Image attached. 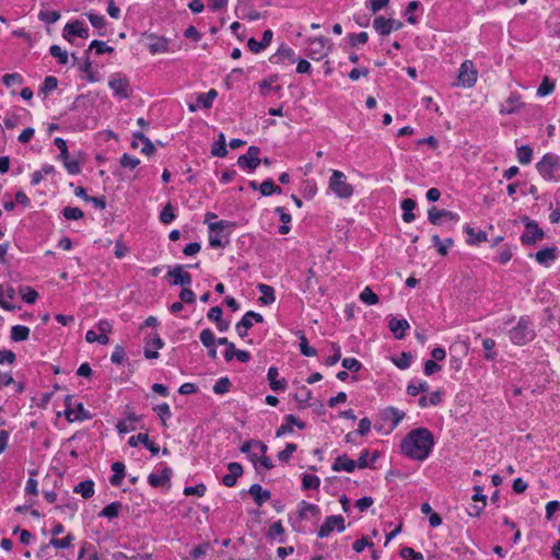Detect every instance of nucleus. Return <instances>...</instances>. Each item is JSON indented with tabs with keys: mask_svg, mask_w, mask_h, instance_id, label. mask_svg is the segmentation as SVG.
I'll list each match as a JSON object with an SVG mask.
<instances>
[{
	"mask_svg": "<svg viewBox=\"0 0 560 560\" xmlns=\"http://www.w3.org/2000/svg\"><path fill=\"white\" fill-rule=\"evenodd\" d=\"M2 81L8 88L14 84L22 85L24 83V79L20 73H7L3 75Z\"/></svg>",
	"mask_w": 560,
	"mask_h": 560,
	"instance_id": "obj_56",
	"label": "nucleus"
},
{
	"mask_svg": "<svg viewBox=\"0 0 560 560\" xmlns=\"http://www.w3.org/2000/svg\"><path fill=\"white\" fill-rule=\"evenodd\" d=\"M38 19L48 24H54L60 19V13L58 11H40Z\"/></svg>",
	"mask_w": 560,
	"mask_h": 560,
	"instance_id": "obj_60",
	"label": "nucleus"
},
{
	"mask_svg": "<svg viewBox=\"0 0 560 560\" xmlns=\"http://www.w3.org/2000/svg\"><path fill=\"white\" fill-rule=\"evenodd\" d=\"M335 528L337 529L338 533L345 530V520L341 515H330L326 517L325 522L318 529V537H328Z\"/></svg>",
	"mask_w": 560,
	"mask_h": 560,
	"instance_id": "obj_8",
	"label": "nucleus"
},
{
	"mask_svg": "<svg viewBox=\"0 0 560 560\" xmlns=\"http://www.w3.org/2000/svg\"><path fill=\"white\" fill-rule=\"evenodd\" d=\"M92 49H95L96 54H98V55L114 51L113 47L107 46L106 43L97 40V39L92 40L89 48L85 50V54L89 55Z\"/></svg>",
	"mask_w": 560,
	"mask_h": 560,
	"instance_id": "obj_44",
	"label": "nucleus"
},
{
	"mask_svg": "<svg viewBox=\"0 0 560 560\" xmlns=\"http://www.w3.org/2000/svg\"><path fill=\"white\" fill-rule=\"evenodd\" d=\"M259 191L262 196L267 197L272 194H281L282 189L277 186L271 178H268L259 185Z\"/></svg>",
	"mask_w": 560,
	"mask_h": 560,
	"instance_id": "obj_40",
	"label": "nucleus"
},
{
	"mask_svg": "<svg viewBox=\"0 0 560 560\" xmlns=\"http://www.w3.org/2000/svg\"><path fill=\"white\" fill-rule=\"evenodd\" d=\"M49 52L52 57H55L60 65L68 63V52L66 50H62L60 46L58 45H51L49 48Z\"/></svg>",
	"mask_w": 560,
	"mask_h": 560,
	"instance_id": "obj_48",
	"label": "nucleus"
},
{
	"mask_svg": "<svg viewBox=\"0 0 560 560\" xmlns=\"http://www.w3.org/2000/svg\"><path fill=\"white\" fill-rule=\"evenodd\" d=\"M21 293H22V299L25 303L27 304H33L35 303L37 296H38V293L31 287H24L21 289Z\"/></svg>",
	"mask_w": 560,
	"mask_h": 560,
	"instance_id": "obj_63",
	"label": "nucleus"
},
{
	"mask_svg": "<svg viewBox=\"0 0 560 560\" xmlns=\"http://www.w3.org/2000/svg\"><path fill=\"white\" fill-rule=\"evenodd\" d=\"M435 444L432 432L427 428L411 430L400 442L401 453L410 459L425 460Z\"/></svg>",
	"mask_w": 560,
	"mask_h": 560,
	"instance_id": "obj_1",
	"label": "nucleus"
},
{
	"mask_svg": "<svg viewBox=\"0 0 560 560\" xmlns=\"http://www.w3.org/2000/svg\"><path fill=\"white\" fill-rule=\"evenodd\" d=\"M357 467V462L349 458L346 454L341 455V456H338L332 466H331V469L334 471H341V470H345L347 472H352L354 471Z\"/></svg>",
	"mask_w": 560,
	"mask_h": 560,
	"instance_id": "obj_24",
	"label": "nucleus"
},
{
	"mask_svg": "<svg viewBox=\"0 0 560 560\" xmlns=\"http://www.w3.org/2000/svg\"><path fill=\"white\" fill-rule=\"evenodd\" d=\"M393 19L376 16L373 21V27L380 35H388L393 31Z\"/></svg>",
	"mask_w": 560,
	"mask_h": 560,
	"instance_id": "obj_27",
	"label": "nucleus"
},
{
	"mask_svg": "<svg viewBox=\"0 0 560 560\" xmlns=\"http://www.w3.org/2000/svg\"><path fill=\"white\" fill-rule=\"evenodd\" d=\"M509 336L514 345L523 346L534 339L535 331L532 328L528 318L521 317L516 326L509 331Z\"/></svg>",
	"mask_w": 560,
	"mask_h": 560,
	"instance_id": "obj_3",
	"label": "nucleus"
},
{
	"mask_svg": "<svg viewBox=\"0 0 560 560\" xmlns=\"http://www.w3.org/2000/svg\"><path fill=\"white\" fill-rule=\"evenodd\" d=\"M383 420H389L392 422L390 430H394L405 418V412L395 407H387L382 411Z\"/></svg>",
	"mask_w": 560,
	"mask_h": 560,
	"instance_id": "obj_25",
	"label": "nucleus"
},
{
	"mask_svg": "<svg viewBox=\"0 0 560 560\" xmlns=\"http://www.w3.org/2000/svg\"><path fill=\"white\" fill-rule=\"evenodd\" d=\"M284 59H289L291 62H295V52L290 47L281 46L277 52L271 57L272 62H280Z\"/></svg>",
	"mask_w": 560,
	"mask_h": 560,
	"instance_id": "obj_31",
	"label": "nucleus"
},
{
	"mask_svg": "<svg viewBox=\"0 0 560 560\" xmlns=\"http://www.w3.org/2000/svg\"><path fill=\"white\" fill-rule=\"evenodd\" d=\"M388 327L389 330L394 334L395 338L402 339L405 337L406 330H408L410 326L406 319H399L393 316L388 322Z\"/></svg>",
	"mask_w": 560,
	"mask_h": 560,
	"instance_id": "obj_21",
	"label": "nucleus"
},
{
	"mask_svg": "<svg viewBox=\"0 0 560 560\" xmlns=\"http://www.w3.org/2000/svg\"><path fill=\"white\" fill-rule=\"evenodd\" d=\"M329 188L339 198H349L353 194V187L347 183L346 175L340 171H332Z\"/></svg>",
	"mask_w": 560,
	"mask_h": 560,
	"instance_id": "obj_4",
	"label": "nucleus"
},
{
	"mask_svg": "<svg viewBox=\"0 0 560 560\" xmlns=\"http://www.w3.org/2000/svg\"><path fill=\"white\" fill-rule=\"evenodd\" d=\"M30 336V328L23 325H15L11 328L10 338L15 341H24Z\"/></svg>",
	"mask_w": 560,
	"mask_h": 560,
	"instance_id": "obj_36",
	"label": "nucleus"
},
{
	"mask_svg": "<svg viewBox=\"0 0 560 560\" xmlns=\"http://www.w3.org/2000/svg\"><path fill=\"white\" fill-rule=\"evenodd\" d=\"M65 416L69 422L83 421L92 418V415L86 410L82 402H78L74 408L65 410Z\"/></svg>",
	"mask_w": 560,
	"mask_h": 560,
	"instance_id": "obj_19",
	"label": "nucleus"
},
{
	"mask_svg": "<svg viewBox=\"0 0 560 560\" xmlns=\"http://www.w3.org/2000/svg\"><path fill=\"white\" fill-rule=\"evenodd\" d=\"M559 256V250L556 246L545 247L535 254V259L539 265L549 266Z\"/></svg>",
	"mask_w": 560,
	"mask_h": 560,
	"instance_id": "obj_18",
	"label": "nucleus"
},
{
	"mask_svg": "<svg viewBox=\"0 0 560 560\" xmlns=\"http://www.w3.org/2000/svg\"><path fill=\"white\" fill-rule=\"evenodd\" d=\"M278 375L279 372L276 366L269 368L267 378L269 381L270 388L275 392L283 390L287 386V381L284 378L277 380Z\"/></svg>",
	"mask_w": 560,
	"mask_h": 560,
	"instance_id": "obj_26",
	"label": "nucleus"
},
{
	"mask_svg": "<svg viewBox=\"0 0 560 560\" xmlns=\"http://www.w3.org/2000/svg\"><path fill=\"white\" fill-rule=\"evenodd\" d=\"M62 215L67 220H80L84 217L83 211L77 207H66L62 210Z\"/></svg>",
	"mask_w": 560,
	"mask_h": 560,
	"instance_id": "obj_53",
	"label": "nucleus"
},
{
	"mask_svg": "<svg viewBox=\"0 0 560 560\" xmlns=\"http://www.w3.org/2000/svg\"><path fill=\"white\" fill-rule=\"evenodd\" d=\"M236 15L240 19L248 20V21H256L259 20L262 15L258 11L252 9L247 3L244 1H240L235 9Z\"/></svg>",
	"mask_w": 560,
	"mask_h": 560,
	"instance_id": "obj_22",
	"label": "nucleus"
},
{
	"mask_svg": "<svg viewBox=\"0 0 560 560\" xmlns=\"http://www.w3.org/2000/svg\"><path fill=\"white\" fill-rule=\"evenodd\" d=\"M248 493L259 506L271 498V492L269 490H264L259 483H253L248 489Z\"/></svg>",
	"mask_w": 560,
	"mask_h": 560,
	"instance_id": "obj_23",
	"label": "nucleus"
},
{
	"mask_svg": "<svg viewBox=\"0 0 560 560\" xmlns=\"http://www.w3.org/2000/svg\"><path fill=\"white\" fill-rule=\"evenodd\" d=\"M400 557L402 559H409V560H424L423 555L421 552L415 551L411 547L401 548Z\"/></svg>",
	"mask_w": 560,
	"mask_h": 560,
	"instance_id": "obj_62",
	"label": "nucleus"
},
{
	"mask_svg": "<svg viewBox=\"0 0 560 560\" xmlns=\"http://www.w3.org/2000/svg\"><path fill=\"white\" fill-rule=\"evenodd\" d=\"M522 221L526 229L521 236V242L524 245H534L545 237V232L538 226L536 221L530 220L528 217H523Z\"/></svg>",
	"mask_w": 560,
	"mask_h": 560,
	"instance_id": "obj_5",
	"label": "nucleus"
},
{
	"mask_svg": "<svg viewBox=\"0 0 560 560\" xmlns=\"http://www.w3.org/2000/svg\"><path fill=\"white\" fill-rule=\"evenodd\" d=\"M298 445L295 443H288L285 448L278 453L277 457L280 462L288 463L292 454L296 451Z\"/></svg>",
	"mask_w": 560,
	"mask_h": 560,
	"instance_id": "obj_57",
	"label": "nucleus"
},
{
	"mask_svg": "<svg viewBox=\"0 0 560 560\" xmlns=\"http://www.w3.org/2000/svg\"><path fill=\"white\" fill-rule=\"evenodd\" d=\"M73 492L81 494L84 499H90L94 494V482L91 479L79 482L74 488Z\"/></svg>",
	"mask_w": 560,
	"mask_h": 560,
	"instance_id": "obj_29",
	"label": "nucleus"
},
{
	"mask_svg": "<svg viewBox=\"0 0 560 560\" xmlns=\"http://www.w3.org/2000/svg\"><path fill=\"white\" fill-rule=\"evenodd\" d=\"M517 161L522 165L529 164L533 159V149L529 145H521L517 148Z\"/></svg>",
	"mask_w": 560,
	"mask_h": 560,
	"instance_id": "obj_42",
	"label": "nucleus"
},
{
	"mask_svg": "<svg viewBox=\"0 0 560 560\" xmlns=\"http://www.w3.org/2000/svg\"><path fill=\"white\" fill-rule=\"evenodd\" d=\"M112 470L114 475L109 478V482L114 487L120 486L124 477H125V465L121 462H116L112 465Z\"/></svg>",
	"mask_w": 560,
	"mask_h": 560,
	"instance_id": "obj_32",
	"label": "nucleus"
},
{
	"mask_svg": "<svg viewBox=\"0 0 560 560\" xmlns=\"http://www.w3.org/2000/svg\"><path fill=\"white\" fill-rule=\"evenodd\" d=\"M122 509V504L119 501H115L106 505L98 514L100 517L115 518L119 515Z\"/></svg>",
	"mask_w": 560,
	"mask_h": 560,
	"instance_id": "obj_33",
	"label": "nucleus"
},
{
	"mask_svg": "<svg viewBox=\"0 0 560 560\" xmlns=\"http://www.w3.org/2000/svg\"><path fill=\"white\" fill-rule=\"evenodd\" d=\"M478 72L470 60H465L458 71L457 82L455 85L463 88H471L477 81Z\"/></svg>",
	"mask_w": 560,
	"mask_h": 560,
	"instance_id": "obj_6",
	"label": "nucleus"
},
{
	"mask_svg": "<svg viewBox=\"0 0 560 560\" xmlns=\"http://www.w3.org/2000/svg\"><path fill=\"white\" fill-rule=\"evenodd\" d=\"M320 486V479L315 475H304L302 478L303 490H317Z\"/></svg>",
	"mask_w": 560,
	"mask_h": 560,
	"instance_id": "obj_45",
	"label": "nucleus"
},
{
	"mask_svg": "<svg viewBox=\"0 0 560 560\" xmlns=\"http://www.w3.org/2000/svg\"><path fill=\"white\" fill-rule=\"evenodd\" d=\"M167 276L173 278L171 281L172 285L185 287L191 284L192 281L191 275L184 270L183 265H176L174 268L170 269Z\"/></svg>",
	"mask_w": 560,
	"mask_h": 560,
	"instance_id": "obj_13",
	"label": "nucleus"
},
{
	"mask_svg": "<svg viewBox=\"0 0 560 560\" xmlns=\"http://www.w3.org/2000/svg\"><path fill=\"white\" fill-rule=\"evenodd\" d=\"M253 319L256 323L264 322V317L261 314L256 313L254 311H248L244 314L242 319L236 324L235 330L241 338H244L245 336H247V330L253 327V322H252Z\"/></svg>",
	"mask_w": 560,
	"mask_h": 560,
	"instance_id": "obj_10",
	"label": "nucleus"
},
{
	"mask_svg": "<svg viewBox=\"0 0 560 560\" xmlns=\"http://www.w3.org/2000/svg\"><path fill=\"white\" fill-rule=\"evenodd\" d=\"M249 459L254 464V467L258 474H260V467H264L268 470L273 468V463L268 456L264 455L258 458L256 454H249Z\"/></svg>",
	"mask_w": 560,
	"mask_h": 560,
	"instance_id": "obj_38",
	"label": "nucleus"
},
{
	"mask_svg": "<svg viewBox=\"0 0 560 560\" xmlns=\"http://www.w3.org/2000/svg\"><path fill=\"white\" fill-rule=\"evenodd\" d=\"M464 231L469 235L467 243L470 245H477L481 242L487 241V232H485V231H479L476 233L475 230L472 228H470L469 225H466L464 228Z\"/></svg>",
	"mask_w": 560,
	"mask_h": 560,
	"instance_id": "obj_37",
	"label": "nucleus"
},
{
	"mask_svg": "<svg viewBox=\"0 0 560 560\" xmlns=\"http://www.w3.org/2000/svg\"><path fill=\"white\" fill-rule=\"evenodd\" d=\"M444 219L445 221H453L457 223L460 219L458 213L445 210V209H438L436 207H432L428 211V220L431 224L440 225L442 222L441 220Z\"/></svg>",
	"mask_w": 560,
	"mask_h": 560,
	"instance_id": "obj_11",
	"label": "nucleus"
},
{
	"mask_svg": "<svg viewBox=\"0 0 560 560\" xmlns=\"http://www.w3.org/2000/svg\"><path fill=\"white\" fill-rule=\"evenodd\" d=\"M153 410L158 413L160 419L162 420L163 425H166V420L171 418L172 412L168 404L163 402L153 408Z\"/></svg>",
	"mask_w": 560,
	"mask_h": 560,
	"instance_id": "obj_52",
	"label": "nucleus"
},
{
	"mask_svg": "<svg viewBox=\"0 0 560 560\" xmlns=\"http://www.w3.org/2000/svg\"><path fill=\"white\" fill-rule=\"evenodd\" d=\"M360 300L366 305H374L378 302V296L370 287H366L360 293Z\"/></svg>",
	"mask_w": 560,
	"mask_h": 560,
	"instance_id": "obj_47",
	"label": "nucleus"
},
{
	"mask_svg": "<svg viewBox=\"0 0 560 560\" xmlns=\"http://www.w3.org/2000/svg\"><path fill=\"white\" fill-rule=\"evenodd\" d=\"M199 339L206 348H211L212 346H215L214 334L209 328L203 329L200 332Z\"/></svg>",
	"mask_w": 560,
	"mask_h": 560,
	"instance_id": "obj_55",
	"label": "nucleus"
},
{
	"mask_svg": "<svg viewBox=\"0 0 560 560\" xmlns=\"http://www.w3.org/2000/svg\"><path fill=\"white\" fill-rule=\"evenodd\" d=\"M555 90V83L552 81H550L547 77L542 80V82L540 83L538 90H537V94L539 96H546L548 94H550L552 91Z\"/></svg>",
	"mask_w": 560,
	"mask_h": 560,
	"instance_id": "obj_64",
	"label": "nucleus"
},
{
	"mask_svg": "<svg viewBox=\"0 0 560 560\" xmlns=\"http://www.w3.org/2000/svg\"><path fill=\"white\" fill-rule=\"evenodd\" d=\"M432 243L436 247V250L441 256L447 255V248L454 245V241L452 237H448L444 242H442L438 234H434L432 236Z\"/></svg>",
	"mask_w": 560,
	"mask_h": 560,
	"instance_id": "obj_39",
	"label": "nucleus"
},
{
	"mask_svg": "<svg viewBox=\"0 0 560 560\" xmlns=\"http://www.w3.org/2000/svg\"><path fill=\"white\" fill-rule=\"evenodd\" d=\"M284 423L281 424L277 431L276 436L280 438L282 435H285L288 433L293 432V425H296L300 430H303L306 428V423L301 421L299 418H296L294 415H288L284 418Z\"/></svg>",
	"mask_w": 560,
	"mask_h": 560,
	"instance_id": "obj_14",
	"label": "nucleus"
},
{
	"mask_svg": "<svg viewBox=\"0 0 560 560\" xmlns=\"http://www.w3.org/2000/svg\"><path fill=\"white\" fill-rule=\"evenodd\" d=\"M229 474L222 477V483L232 488L236 485L238 477L243 475V467L240 463L232 462L228 465Z\"/></svg>",
	"mask_w": 560,
	"mask_h": 560,
	"instance_id": "obj_16",
	"label": "nucleus"
},
{
	"mask_svg": "<svg viewBox=\"0 0 560 560\" xmlns=\"http://www.w3.org/2000/svg\"><path fill=\"white\" fill-rule=\"evenodd\" d=\"M412 354L410 352H402L398 359H393L395 365L400 370H406L410 366Z\"/></svg>",
	"mask_w": 560,
	"mask_h": 560,
	"instance_id": "obj_54",
	"label": "nucleus"
},
{
	"mask_svg": "<svg viewBox=\"0 0 560 560\" xmlns=\"http://www.w3.org/2000/svg\"><path fill=\"white\" fill-rule=\"evenodd\" d=\"M211 154L218 158H224L228 155L225 136L223 132L219 133L218 140L213 143Z\"/></svg>",
	"mask_w": 560,
	"mask_h": 560,
	"instance_id": "obj_34",
	"label": "nucleus"
},
{
	"mask_svg": "<svg viewBox=\"0 0 560 560\" xmlns=\"http://www.w3.org/2000/svg\"><path fill=\"white\" fill-rule=\"evenodd\" d=\"M109 88L114 91L116 96L120 98H128L129 80L122 77H112L108 82Z\"/></svg>",
	"mask_w": 560,
	"mask_h": 560,
	"instance_id": "obj_15",
	"label": "nucleus"
},
{
	"mask_svg": "<svg viewBox=\"0 0 560 560\" xmlns=\"http://www.w3.org/2000/svg\"><path fill=\"white\" fill-rule=\"evenodd\" d=\"M257 289L261 293V296L259 298L260 303L269 305L276 301L275 290L272 287L259 283Z\"/></svg>",
	"mask_w": 560,
	"mask_h": 560,
	"instance_id": "obj_30",
	"label": "nucleus"
},
{
	"mask_svg": "<svg viewBox=\"0 0 560 560\" xmlns=\"http://www.w3.org/2000/svg\"><path fill=\"white\" fill-rule=\"evenodd\" d=\"M175 219L174 209L171 202H167L160 213V221L163 224H170Z\"/></svg>",
	"mask_w": 560,
	"mask_h": 560,
	"instance_id": "obj_51",
	"label": "nucleus"
},
{
	"mask_svg": "<svg viewBox=\"0 0 560 560\" xmlns=\"http://www.w3.org/2000/svg\"><path fill=\"white\" fill-rule=\"evenodd\" d=\"M328 39L324 36H317L310 39L307 56L313 60H320L327 56L329 47Z\"/></svg>",
	"mask_w": 560,
	"mask_h": 560,
	"instance_id": "obj_7",
	"label": "nucleus"
},
{
	"mask_svg": "<svg viewBox=\"0 0 560 560\" xmlns=\"http://www.w3.org/2000/svg\"><path fill=\"white\" fill-rule=\"evenodd\" d=\"M172 475L173 470L170 467H164V469L161 471V475L150 474L148 477V482L151 487L154 488L170 486Z\"/></svg>",
	"mask_w": 560,
	"mask_h": 560,
	"instance_id": "obj_20",
	"label": "nucleus"
},
{
	"mask_svg": "<svg viewBox=\"0 0 560 560\" xmlns=\"http://www.w3.org/2000/svg\"><path fill=\"white\" fill-rule=\"evenodd\" d=\"M300 340V351L305 357H315L317 354V350L308 345L307 338L302 330L296 332Z\"/></svg>",
	"mask_w": 560,
	"mask_h": 560,
	"instance_id": "obj_35",
	"label": "nucleus"
},
{
	"mask_svg": "<svg viewBox=\"0 0 560 560\" xmlns=\"http://www.w3.org/2000/svg\"><path fill=\"white\" fill-rule=\"evenodd\" d=\"M429 390V384L425 381L420 382L418 385L409 384L407 386V394L410 396H417L420 393Z\"/></svg>",
	"mask_w": 560,
	"mask_h": 560,
	"instance_id": "obj_61",
	"label": "nucleus"
},
{
	"mask_svg": "<svg viewBox=\"0 0 560 560\" xmlns=\"http://www.w3.org/2000/svg\"><path fill=\"white\" fill-rule=\"evenodd\" d=\"M260 149L255 145H250L246 154L238 156L237 164L242 168L256 170L261 163L259 159Z\"/></svg>",
	"mask_w": 560,
	"mask_h": 560,
	"instance_id": "obj_9",
	"label": "nucleus"
},
{
	"mask_svg": "<svg viewBox=\"0 0 560 560\" xmlns=\"http://www.w3.org/2000/svg\"><path fill=\"white\" fill-rule=\"evenodd\" d=\"M218 96V92L214 89H211L207 93H201L197 97V102L201 104L205 108H210L214 98Z\"/></svg>",
	"mask_w": 560,
	"mask_h": 560,
	"instance_id": "obj_43",
	"label": "nucleus"
},
{
	"mask_svg": "<svg viewBox=\"0 0 560 560\" xmlns=\"http://www.w3.org/2000/svg\"><path fill=\"white\" fill-rule=\"evenodd\" d=\"M234 226H235V223L225 221V220H220L218 222L209 223V230L211 232H217V233L226 232L228 234H230Z\"/></svg>",
	"mask_w": 560,
	"mask_h": 560,
	"instance_id": "obj_41",
	"label": "nucleus"
},
{
	"mask_svg": "<svg viewBox=\"0 0 560 560\" xmlns=\"http://www.w3.org/2000/svg\"><path fill=\"white\" fill-rule=\"evenodd\" d=\"M74 537L71 534H68L66 537L58 539V538H51L50 545L55 548L65 549L71 546Z\"/></svg>",
	"mask_w": 560,
	"mask_h": 560,
	"instance_id": "obj_58",
	"label": "nucleus"
},
{
	"mask_svg": "<svg viewBox=\"0 0 560 560\" xmlns=\"http://www.w3.org/2000/svg\"><path fill=\"white\" fill-rule=\"evenodd\" d=\"M520 104V97L517 95H511L505 101L502 112L512 114L518 108Z\"/></svg>",
	"mask_w": 560,
	"mask_h": 560,
	"instance_id": "obj_59",
	"label": "nucleus"
},
{
	"mask_svg": "<svg viewBox=\"0 0 560 560\" xmlns=\"http://www.w3.org/2000/svg\"><path fill=\"white\" fill-rule=\"evenodd\" d=\"M401 209H402V220L404 222L406 223H410L415 220V213H413V210L415 208L417 207V202L411 199V198H407V199H404L401 201V205H400Z\"/></svg>",
	"mask_w": 560,
	"mask_h": 560,
	"instance_id": "obj_28",
	"label": "nucleus"
},
{
	"mask_svg": "<svg viewBox=\"0 0 560 560\" xmlns=\"http://www.w3.org/2000/svg\"><path fill=\"white\" fill-rule=\"evenodd\" d=\"M312 398V392L306 388V387H302L300 393H296L294 395V399L295 401L299 404V407L301 409H304L306 408V402Z\"/></svg>",
	"mask_w": 560,
	"mask_h": 560,
	"instance_id": "obj_50",
	"label": "nucleus"
},
{
	"mask_svg": "<svg viewBox=\"0 0 560 560\" xmlns=\"http://www.w3.org/2000/svg\"><path fill=\"white\" fill-rule=\"evenodd\" d=\"M538 173L547 180H560V156L547 153L536 164Z\"/></svg>",
	"mask_w": 560,
	"mask_h": 560,
	"instance_id": "obj_2",
	"label": "nucleus"
},
{
	"mask_svg": "<svg viewBox=\"0 0 560 560\" xmlns=\"http://www.w3.org/2000/svg\"><path fill=\"white\" fill-rule=\"evenodd\" d=\"M62 36L65 39L71 42V36H78L80 38H88L90 36V31L88 27L83 26V23L79 20H75L71 23H67Z\"/></svg>",
	"mask_w": 560,
	"mask_h": 560,
	"instance_id": "obj_12",
	"label": "nucleus"
},
{
	"mask_svg": "<svg viewBox=\"0 0 560 560\" xmlns=\"http://www.w3.org/2000/svg\"><path fill=\"white\" fill-rule=\"evenodd\" d=\"M149 43L147 47L149 51L153 55L160 52H166L168 50V39L165 37H159L154 34H149L145 36Z\"/></svg>",
	"mask_w": 560,
	"mask_h": 560,
	"instance_id": "obj_17",
	"label": "nucleus"
},
{
	"mask_svg": "<svg viewBox=\"0 0 560 560\" xmlns=\"http://www.w3.org/2000/svg\"><path fill=\"white\" fill-rule=\"evenodd\" d=\"M231 387H232L231 381L229 380V377L224 376V377L219 378L215 382V384L213 386V392L217 395H223V394L230 392Z\"/></svg>",
	"mask_w": 560,
	"mask_h": 560,
	"instance_id": "obj_46",
	"label": "nucleus"
},
{
	"mask_svg": "<svg viewBox=\"0 0 560 560\" xmlns=\"http://www.w3.org/2000/svg\"><path fill=\"white\" fill-rule=\"evenodd\" d=\"M58 86V80L56 77L48 75L45 78L43 85L40 86L39 93L47 95L48 93L56 90Z\"/></svg>",
	"mask_w": 560,
	"mask_h": 560,
	"instance_id": "obj_49",
	"label": "nucleus"
}]
</instances>
